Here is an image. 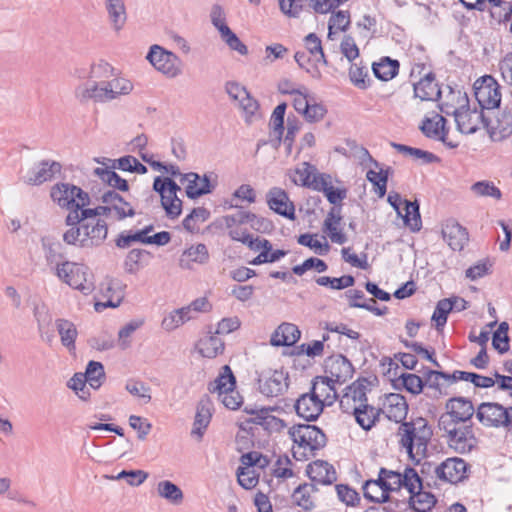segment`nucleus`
I'll list each match as a JSON object with an SVG mask.
<instances>
[{
    "label": "nucleus",
    "mask_w": 512,
    "mask_h": 512,
    "mask_svg": "<svg viewBox=\"0 0 512 512\" xmlns=\"http://www.w3.org/2000/svg\"><path fill=\"white\" fill-rule=\"evenodd\" d=\"M439 427L446 433L449 447L458 453L470 452L477 444L471 426L448 424Z\"/></svg>",
    "instance_id": "f8f14e48"
},
{
    "label": "nucleus",
    "mask_w": 512,
    "mask_h": 512,
    "mask_svg": "<svg viewBox=\"0 0 512 512\" xmlns=\"http://www.w3.org/2000/svg\"><path fill=\"white\" fill-rule=\"evenodd\" d=\"M90 388L99 389L105 380V371L102 363L90 361L83 373Z\"/></svg>",
    "instance_id": "8fccbe9b"
},
{
    "label": "nucleus",
    "mask_w": 512,
    "mask_h": 512,
    "mask_svg": "<svg viewBox=\"0 0 512 512\" xmlns=\"http://www.w3.org/2000/svg\"><path fill=\"white\" fill-rule=\"evenodd\" d=\"M153 189L161 196V203L170 218H176L181 214L182 201L177 196L180 187L170 178L156 177Z\"/></svg>",
    "instance_id": "9b49d317"
},
{
    "label": "nucleus",
    "mask_w": 512,
    "mask_h": 512,
    "mask_svg": "<svg viewBox=\"0 0 512 512\" xmlns=\"http://www.w3.org/2000/svg\"><path fill=\"white\" fill-rule=\"evenodd\" d=\"M289 434L293 440V456L298 460L314 456L315 451L326 443L324 433L311 425L294 426L289 430Z\"/></svg>",
    "instance_id": "39448f33"
},
{
    "label": "nucleus",
    "mask_w": 512,
    "mask_h": 512,
    "mask_svg": "<svg viewBox=\"0 0 512 512\" xmlns=\"http://www.w3.org/2000/svg\"><path fill=\"white\" fill-rule=\"evenodd\" d=\"M301 336V332L295 324L282 323L273 332L270 343L273 346H292Z\"/></svg>",
    "instance_id": "c756f323"
},
{
    "label": "nucleus",
    "mask_w": 512,
    "mask_h": 512,
    "mask_svg": "<svg viewBox=\"0 0 512 512\" xmlns=\"http://www.w3.org/2000/svg\"><path fill=\"white\" fill-rule=\"evenodd\" d=\"M101 216L88 206L83 210L74 209L66 216L69 228L63 233V241L79 247L99 246L107 238L108 225Z\"/></svg>",
    "instance_id": "f257e3e1"
},
{
    "label": "nucleus",
    "mask_w": 512,
    "mask_h": 512,
    "mask_svg": "<svg viewBox=\"0 0 512 512\" xmlns=\"http://www.w3.org/2000/svg\"><path fill=\"white\" fill-rule=\"evenodd\" d=\"M336 384L326 377L318 376L315 378L311 393L314 397L323 402V406H331L337 398Z\"/></svg>",
    "instance_id": "cd10ccee"
},
{
    "label": "nucleus",
    "mask_w": 512,
    "mask_h": 512,
    "mask_svg": "<svg viewBox=\"0 0 512 512\" xmlns=\"http://www.w3.org/2000/svg\"><path fill=\"white\" fill-rule=\"evenodd\" d=\"M326 368V373L329 375L325 377L335 384H343L353 376V366L344 356L331 359Z\"/></svg>",
    "instance_id": "b1692460"
},
{
    "label": "nucleus",
    "mask_w": 512,
    "mask_h": 512,
    "mask_svg": "<svg viewBox=\"0 0 512 512\" xmlns=\"http://www.w3.org/2000/svg\"><path fill=\"white\" fill-rule=\"evenodd\" d=\"M468 465L458 457L447 458L435 467L434 473L438 480L456 484L467 476Z\"/></svg>",
    "instance_id": "dca6fc26"
},
{
    "label": "nucleus",
    "mask_w": 512,
    "mask_h": 512,
    "mask_svg": "<svg viewBox=\"0 0 512 512\" xmlns=\"http://www.w3.org/2000/svg\"><path fill=\"white\" fill-rule=\"evenodd\" d=\"M382 411L389 420L399 423L407 416L408 404L403 395L390 393L385 397Z\"/></svg>",
    "instance_id": "5701e85b"
},
{
    "label": "nucleus",
    "mask_w": 512,
    "mask_h": 512,
    "mask_svg": "<svg viewBox=\"0 0 512 512\" xmlns=\"http://www.w3.org/2000/svg\"><path fill=\"white\" fill-rule=\"evenodd\" d=\"M396 385H402L411 394H420L423 390V381L416 374L404 373L397 380Z\"/></svg>",
    "instance_id": "338daca9"
},
{
    "label": "nucleus",
    "mask_w": 512,
    "mask_h": 512,
    "mask_svg": "<svg viewBox=\"0 0 512 512\" xmlns=\"http://www.w3.org/2000/svg\"><path fill=\"white\" fill-rule=\"evenodd\" d=\"M445 122L443 116L436 114L432 118H426L420 128L427 137L445 142Z\"/></svg>",
    "instance_id": "4c0bfd02"
},
{
    "label": "nucleus",
    "mask_w": 512,
    "mask_h": 512,
    "mask_svg": "<svg viewBox=\"0 0 512 512\" xmlns=\"http://www.w3.org/2000/svg\"><path fill=\"white\" fill-rule=\"evenodd\" d=\"M341 221L340 210L333 208L326 216L323 224V231L327 233L331 242L340 245L347 241V237L341 228Z\"/></svg>",
    "instance_id": "c85d7f7f"
},
{
    "label": "nucleus",
    "mask_w": 512,
    "mask_h": 512,
    "mask_svg": "<svg viewBox=\"0 0 512 512\" xmlns=\"http://www.w3.org/2000/svg\"><path fill=\"white\" fill-rule=\"evenodd\" d=\"M199 353L206 358H215L224 350V342L218 334H208L202 337L197 345Z\"/></svg>",
    "instance_id": "72a5a7b5"
},
{
    "label": "nucleus",
    "mask_w": 512,
    "mask_h": 512,
    "mask_svg": "<svg viewBox=\"0 0 512 512\" xmlns=\"http://www.w3.org/2000/svg\"><path fill=\"white\" fill-rule=\"evenodd\" d=\"M316 170L313 165L303 162L290 171L289 178L295 185L309 188Z\"/></svg>",
    "instance_id": "a18cd8bd"
},
{
    "label": "nucleus",
    "mask_w": 512,
    "mask_h": 512,
    "mask_svg": "<svg viewBox=\"0 0 512 512\" xmlns=\"http://www.w3.org/2000/svg\"><path fill=\"white\" fill-rule=\"evenodd\" d=\"M101 199L103 205L94 208V212H97L100 216H107L121 221L136 214L132 205L115 191L109 190L103 193Z\"/></svg>",
    "instance_id": "9d476101"
},
{
    "label": "nucleus",
    "mask_w": 512,
    "mask_h": 512,
    "mask_svg": "<svg viewBox=\"0 0 512 512\" xmlns=\"http://www.w3.org/2000/svg\"><path fill=\"white\" fill-rule=\"evenodd\" d=\"M470 189L478 197H492L497 200L502 197L500 189L490 181L475 182Z\"/></svg>",
    "instance_id": "69168bd1"
},
{
    "label": "nucleus",
    "mask_w": 512,
    "mask_h": 512,
    "mask_svg": "<svg viewBox=\"0 0 512 512\" xmlns=\"http://www.w3.org/2000/svg\"><path fill=\"white\" fill-rule=\"evenodd\" d=\"M304 44L308 52L315 58L316 63H327L321 40L315 33L308 34L304 38Z\"/></svg>",
    "instance_id": "680f3d73"
},
{
    "label": "nucleus",
    "mask_w": 512,
    "mask_h": 512,
    "mask_svg": "<svg viewBox=\"0 0 512 512\" xmlns=\"http://www.w3.org/2000/svg\"><path fill=\"white\" fill-rule=\"evenodd\" d=\"M400 443L409 456L415 459L416 456L423 455L427 448V443L432 436V430L424 418H417L410 422L401 424L398 430Z\"/></svg>",
    "instance_id": "20e7f679"
},
{
    "label": "nucleus",
    "mask_w": 512,
    "mask_h": 512,
    "mask_svg": "<svg viewBox=\"0 0 512 512\" xmlns=\"http://www.w3.org/2000/svg\"><path fill=\"white\" fill-rule=\"evenodd\" d=\"M101 291L103 297L107 298L105 302H98L95 305L97 311L102 308H116L118 307L123 298H124V290L121 282L118 280H107L102 284Z\"/></svg>",
    "instance_id": "bb28decb"
},
{
    "label": "nucleus",
    "mask_w": 512,
    "mask_h": 512,
    "mask_svg": "<svg viewBox=\"0 0 512 512\" xmlns=\"http://www.w3.org/2000/svg\"><path fill=\"white\" fill-rule=\"evenodd\" d=\"M236 380L231 368L228 365L222 367L219 376L209 385V391L212 393L223 394L232 388H235Z\"/></svg>",
    "instance_id": "c03bdc74"
},
{
    "label": "nucleus",
    "mask_w": 512,
    "mask_h": 512,
    "mask_svg": "<svg viewBox=\"0 0 512 512\" xmlns=\"http://www.w3.org/2000/svg\"><path fill=\"white\" fill-rule=\"evenodd\" d=\"M353 415L361 428L370 430L378 419L379 410L365 402Z\"/></svg>",
    "instance_id": "49530a36"
},
{
    "label": "nucleus",
    "mask_w": 512,
    "mask_h": 512,
    "mask_svg": "<svg viewBox=\"0 0 512 512\" xmlns=\"http://www.w3.org/2000/svg\"><path fill=\"white\" fill-rule=\"evenodd\" d=\"M378 476L388 493L402 488V472L381 468Z\"/></svg>",
    "instance_id": "4d7b16f0"
},
{
    "label": "nucleus",
    "mask_w": 512,
    "mask_h": 512,
    "mask_svg": "<svg viewBox=\"0 0 512 512\" xmlns=\"http://www.w3.org/2000/svg\"><path fill=\"white\" fill-rule=\"evenodd\" d=\"M446 408L447 412L439 419V426L464 424L474 414L472 402L462 397L450 399Z\"/></svg>",
    "instance_id": "ddd939ff"
},
{
    "label": "nucleus",
    "mask_w": 512,
    "mask_h": 512,
    "mask_svg": "<svg viewBox=\"0 0 512 512\" xmlns=\"http://www.w3.org/2000/svg\"><path fill=\"white\" fill-rule=\"evenodd\" d=\"M317 491L312 483L299 485L292 494L293 502L305 510L313 509L315 506L314 493Z\"/></svg>",
    "instance_id": "c9c22d12"
},
{
    "label": "nucleus",
    "mask_w": 512,
    "mask_h": 512,
    "mask_svg": "<svg viewBox=\"0 0 512 512\" xmlns=\"http://www.w3.org/2000/svg\"><path fill=\"white\" fill-rule=\"evenodd\" d=\"M180 181L185 185L186 194L191 199L209 194L217 186V176L213 173L200 176L197 173L190 172L181 175Z\"/></svg>",
    "instance_id": "2eb2a0df"
},
{
    "label": "nucleus",
    "mask_w": 512,
    "mask_h": 512,
    "mask_svg": "<svg viewBox=\"0 0 512 512\" xmlns=\"http://www.w3.org/2000/svg\"><path fill=\"white\" fill-rule=\"evenodd\" d=\"M452 309L453 302L450 298L442 299L437 303L432 315V321L435 322L437 330H440L445 326L447 322V316Z\"/></svg>",
    "instance_id": "052dcab7"
},
{
    "label": "nucleus",
    "mask_w": 512,
    "mask_h": 512,
    "mask_svg": "<svg viewBox=\"0 0 512 512\" xmlns=\"http://www.w3.org/2000/svg\"><path fill=\"white\" fill-rule=\"evenodd\" d=\"M154 229L153 225L149 224L145 226L143 229L138 231H128L121 233L117 240L116 245L119 248H129L133 243L139 242L143 244H148L146 239H149V233Z\"/></svg>",
    "instance_id": "79ce46f5"
},
{
    "label": "nucleus",
    "mask_w": 512,
    "mask_h": 512,
    "mask_svg": "<svg viewBox=\"0 0 512 512\" xmlns=\"http://www.w3.org/2000/svg\"><path fill=\"white\" fill-rule=\"evenodd\" d=\"M288 388V375L283 371L275 370L268 376L259 379V390L267 397H277Z\"/></svg>",
    "instance_id": "4be33fe9"
},
{
    "label": "nucleus",
    "mask_w": 512,
    "mask_h": 512,
    "mask_svg": "<svg viewBox=\"0 0 512 512\" xmlns=\"http://www.w3.org/2000/svg\"><path fill=\"white\" fill-rule=\"evenodd\" d=\"M402 487L406 488L410 494L422 490V479L414 468L406 467L402 472Z\"/></svg>",
    "instance_id": "0e129e2a"
},
{
    "label": "nucleus",
    "mask_w": 512,
    "mask_h": 512,
    "mask_svg": "<svg viewBox=\"0 0 512 512\" xmlns=\"http://www.w3.org/2000/svg\"><path fill=\"white\" fill-rule=\"evenodd\" d=\"M307 475L314 483L330 485L336 481L334 467L326 461L316 460L307 466Z\"/></svg>",
    "instance_id": "a878e982"
},
{
    "label": "nucleus",
    "mask_w": 512,
    "mask_h": 512,
    "mask_svg": "<svg viewBox=\"0 0 512 512\" xmlns=\"http://www.w3.org/2000/svg\"><path fill=\"white\" fill-rule=\"evenodd\" d=\"M477 419L487 427H503L512 433V407L498 403H482L476 411Z\"/></svg>",
    "instance_id": "1a4fd4ad"
},
{
    "label": "nucleus",
    "mask_w": 512,
    "mask_h": 512,
    "mask_svg": "<svg viewBox=\"0 0 512 512\" xmlns=\"http://www.w3.org/2000/svg\"><path fill=\"white\" fill-rule=\"evenodd\" d=\"M475 97L482 109H495L500 106V85L489 75L482 77L481 82L475 83Z\"/></svg>",
    "instance_id": "4468645a"
},
{
    "label": "nucleus",
    "mask_w": 512,
    "mask_h": 512,
    "mask_svg": "<svg viewBox=\"0 0 512 512\" xmlns=\"http://www.w3.org/2000/svg\"><path fill=\"white\" fill-rule=\"evenodd\" d=\"M363 493L366 499L374 503H384L389 500V493L379 477L367 480L363 485Z\"/></svg>",
    "instance_id": "58836bf2"
},
{
    "label": "nucleus",
    "mask_w": 512,
    "mask_h": 512,
    "mask_svg": "<svg viewBox=\"0 0 512 512\" xmlns=\"http://www.w3.org/2000/svg\"><path fill=\"white\" fill-rule=\"evenodd\" d=\"M55 328L60 337L61 344L69 351H75L76 340L78 337V330L76 325L65 318H58L55 320Z\"/></svg>",
    "instance_id": "7c9ffc66"
},
{
    "label": "nucleus",
    "mask_w": 512,
    "mask_h": 512,
    "mask_svg": "<svg viewBox=\"0 0 512 512\" xmlns=\"http://www.w3.org/2000/svg\"><path fill=\"white\" fill-rule=\"evenodd\" d=\"M157 494L172 505H180L184 500V493L179 486L170 480H162L156 486Z\"/></svg>",
    "instance_id": "f704fd0d"
},
{
    "label": "nucleus",
    "mask_w": 512,
    "mask_h": 512,
    "mask_svg": "<svg viewBox=\"0 0 512 512\" xmlns=\"http://www.w3.org/2000/svg\"><path fill=\"white\" fill-rule=\"evenodd\" d=\"M409 504L417 512H427L436 504V498L430 492L419 490V492L410 494Z\"/></svg>",
    "instance_id": "603ef678"
},
{
    "label": "nucleus",
    "mask_w": 512,
    "mask_h": 512,
    "mask_svg": "<svg viewBox=\"0 0 512 512\" xmlns=\"http://www.w3.org/2000/svg\"><path fill=\"white\" fill-rule=\"evenodd\" d=\"M322 240H319L317 235L305 233L301 234L298 237V243L300 245L309 247L311 250H313L318 255H326L330 250V245L325 240L324 237H322Z\"/></svg>",
    "instance_id": "6e6d98bb"
},
{
    "label": "nucleus",
    "mask_w": 512,
    "mask_h": 512,
    "mask_svg": "<svg viewBox=\"0 0 512 512\" xmlns=\"http://www.w3.org/2000/svg\"><path fill=\"white\" fill-rule=\"evenodd\" d=\"M350 22V14L348 11L339 10L333 13L328 22V38L333 40L335 34L345 32Z\"/></svg>",
    "instance_id": "3c124183"
},
{
    "label": "nucleus",
    "mask_w": 512,
    "mask_h": 512,
    "mask_svg": "<svg viewBox=\"0 0 512 512\" xmlns=\"http://www.w3.org/2000/svg\"><path fill=\"white\" fill-rule=\"evenodd\" d=\"M60 170L61 165L56 161H41L27 171L23 176V180L29 185H41L52 180Z\"/></svg>",
    "instance_id": "a211bd4d"
},
{
    "label": "nucleus",
    "mask_w": 512,
    "mask_h": 512,
    "mask_svg": "<svg viewBox=\"0 0 512 512\" xmlns=\"http://www.w3.org/2000/svg\"><path fill=\"white\" fill-rule=\"evenodd\" d=\"M125 389L145 404L151 401V388L142 381L130 379L126 382Z\"/></svg>",
    "instance_id": "e2e57ef3"
},
{
    "label": "nucleus",
    "mask_w": 512,
    "mask_h": 512,
    "mask_svg": "<svg viewBox=\"0 0 512 512\" xmlns=\"http://www.w3.org/2000/svg\"><path fill=\"white\" fill-rule=\"evenodd\" d=\"M249 413L254 415L252 422L266 430H279L284 426L283 421L272 415L271 410L268 408L251 410Z\"/></svg>",
    "instance_id": "ea45409f"
},
{
    "label": "nucleus",
    "mask_w": 512,
    "mask_h": 512,
    "mask_svg": "<svg viewBox=\"0 0 512 512\" xmlns=\"http://www.w3.org/2000/svg\"><path fill=\"white\" fill-rule=\"evenodd\" d=\"M367 381H356L345 389L340 397L339 405L344 413L354 414L365 402H367Z\"/></svg>",
    "instance_id": "f3484780"
},
{
    "label": "nucleus",
    "mask_w": 512,
    "mask_h": 512,
    "mask_svg": "<svg viewBox=\"0 0 512 512\" xmlns=\"http://www.w3.org/2000/svg\"><path fill=\"white\" fill-rule=\"evenodd\" d=\"M144 322L145 321L143 318H136L130 320L121 327L118 332L117 344L122 350H125L131 346L132 335L144 325Z\"/></svg>",
    "instance_id": "09e8293b"
},
{
    "label": "nucleus",
    "mask_w": 512,
    "mask_h": 512,
    "mask_svg": "<svg viewBox=\"0 0 512 512\" xmlns=\"http://www.w3.org/2000/svg\"><path fill=\"white\" fill-rule=\"evenodd\" d=\"M286 111V104L281 103L276 106L274 109L269 126L271 129V134L278 140L281 139L283 131H284V115Z\"/></svg>",
    "instance_id": "bf43d9fd"
},
{
    "label": "nucleus",
    "mask_w": 512,
    "mask_h": 512,
    "mask_svg": "<svg viewBox=\"0 0 512 512\" xmlns=\"http://www.w3.org/2000/svg\"><path fill=\"white\" fill-rule=\"evenodd\" d=\"M392 146L399 152L406 156H410L414 159H419L422 161V163L428 164V163H435L439 162L440 159L435 154L419 149L410 147L404 144H398V143H392Z\"/></svg>",
    "instance_id": "864d4df0"
},
{
    "label": "nucleus",
    "mask_w": 512,
    "mask_h": 512,
    "mask_svg": "<svg viewBox=\"0 0 512 512\" xmlns=\"http://www.w3.org/2000/svg\"><path fill=\"white\" fill-rule=\"evenodd\" d=\"M267 204L271 210L290 220L295 219V207L287 193L278 187H274L267 193Z\"/></svg>",
    "instance_id": "412c9836"
},
{
    "label": "nucleus",
    "mask_w": 512,
    "mask_h": 512,
    "mask_svg": "<svg viewBox=\"0 0 512 512\" xmlns=\"http://www.w3.org/2000/svg\"><path fill=\"white\" fill-rule=\"evenodd\" d=\"M132 90L133 84L130 80L114 75L99 83L82 82L75 88L74 94L80 103H107L128 95Z\"/></svg>",
    "instance_id": "f03ea898"
},
{
    "label": "nucleus",
    "mask_w": 512,
    "mask_h": 512,
    "mask_svg": "<svg viewBox=\"0 0 512 512\" xmlns=\"http://www.w3.org/2000/svg\"><path fill=\"white\" fill-rule=\"evenodd\" d=\"M323 408V402L314 397L311 392L301 395L295 404L297 414L307 421L316 420Z\"/></svg>",
    "instance_id": "393cba45"
},
{
    "label": "nucleus",
    "mask_w": 512,
    "mask_h": 512,
    "mask_svg": "<svg viewBox=\"0 0 512 512\" xmlns=\"http://www.w3.org/2000/svg\"><path fill=\"white\" fill-rule=\"evenodd\" d=\"M451 95L453 99L457 100L459 107L456 108L449 103H444L441 107L442 112L454 116L457 128L461 133H475L484 120L482 109H470L468 107V97L461 91L451 92Z\"/></svg>",
    "instance_id": "7ed1b4c3"
},
{
    "label": "nucleus",
    "mask_w": 512,
    "mask_h": 512,
    "mask_svg": "<svg viewBox=\"0 0 512 512\" xmlns=\"http://www.w3.org/2000/svg\"><path fill=\"white\" fill-rule=\"evenodd\" d=\"M212 402L208 397L202 398L196 407L191 436L197 441H201L212 418Z\"/></svg>",
    "instance_id": "aec40b11"
},
{
    "label": "nucleus",
    "mask_w": 512,
    "mask_h": 512,
    "mask_svg": "<svg viewBox=\"0 0 512 512\" xmlns=\"http://www.w3.org/2000/svg\"><path fill=\"white\" fill-rule=\"evenodd\" d=\"M56 276L71 288L88 295L94 289L89 268L84 264L64 261L55 267Z\"/></svg>",
    "instance_id": "423d86ee"
},
{
    "label": "nucleus",
    "mask_w": 512,
    "mask_h": 512,
    "mask_svg": "<svg viewBox=\"0 0 512 512\" xmlns=\"http://www.w3.org/2000/svg\"><path fill=\"white\" fill-rule=\"evenodd\" d=\"M52 200L61 208L70 211L74 209L83 210L90 204L88 193L81 188L69 183H57L51 188Z\"/></svg>",
    "instance_id": "0eeeda50"
},
{
    "label": "nucleus",
    "mask_w": 512,
    "mask_h": 512,
    "mask_svg": "<svg viewBox=\"0 0 512 512\" xmlns=\"http://www.w3.org/2000/svg\"><path fill=\"white\" fill-rule=\"evenodd\" d=\"M210 217V212L204 207L194 208L183 220L184 228L189 232L198 229V224L203 223Z\"/></svg>",
    "instance_id": "13d9d810"
},
{
    "label": "nucleus",
    "mask_w": 512,
    "mask_h": 512,
    "mask_svg": "<svg viewBox=\"0 0 512 512\" xmlns=\"http://www.w3.org/2000/svg\"><path fill=\"white\" fill-rule=\"evenodd\" d=\"M508 323L502 322L498 326V329L494 332L492 337V345L494 349L500 353L507 352L509 350V337H508Z\"/></svg>",
    "instance_id": "774afa93"
},
{
    "label": "nucleus",
    "mask_w": 512,
    "mask_h": 512,
    "mask_svg": "<svg viewBox=\"0 0 512 512\" xmlns=\"http://www.w3.org/2000/svg\"><path fill=\"white\" fill-rule=\"evenodd\" d=\"M404 205L405 214L401 213L400 215L403 218L404 224L413 232L419 231L422 226L419 204L416 201L404 200Z\"/></svg>",
    "instance_id": "de8ad7c7"
},
{
    "label": "nucleus",
    "mask_w": 512,
    "mask_h": 512,
    "mask_svg": "<svg viewBox=\"0 0 512 512\" xmlns=\"http://www.w3.org/2000/svg\"><path fill=\"white\" fill-rule=\"evenodd\" d=\"M189 313V309L184 306L174 309L164 316L161 327L167 332L174 331L186 322L192 320V316Z\"/></svg>",
    "instance_id": "e433bc0d"
},
{
    "label": "nucleus",
    "mask_w": 512,
    "mask_h": 512,
    "mask_svg": "<svg viewBox=\"0 0 512 512\" xmlns=\"http://www.w3.org/2000/svg\"><path fill=\"white\" fill-rule=\"evenodd\" d=\"M110 27L120 32L127 22V11L124 0L104 4Z\"/></svg>",
    "instance_id": "473e14b6"
},
{
    "label": "nucleus",
    "mask_w": 512,
    "mask_h": 512,
    "mask_svg": "<svg viewBox=\"0 0 512 512\" xmlns=\"http://www.w3.org/2000/svg\"><path fill=\"white\" fill-rule=\"evenodd\" d=\"M209 253L204 244H197L186 249L180 259V265L190 268L191 263L204 264L208 261Z\"/></svg>",
    "instance_id": "a19ab883"
},
{
    "label": "nucleus",
    "mask_w": 512,
    "mask_h": 512,
    "mask_svg": "<svg viewBox=\"0 0 512 512\" xmlns=\"http://www.w3.org/2000/svg\"><path fill=\"white\" fill-rule=\"evenodd\" d=\"M414 94L423 101H434L440 97L441 91L432 73H428L414 84Z\"/></svg>",
    "instance_id": "2f4dec72"
},
{
    "label": "nucleus",
    "mask_w": 512,
    "mask_h": 512,
    "mask_svg": "<svg viewBox=\"0 0 512 512\" xmlns=\"http://www.w3.org/2000/svg\"><path fill=\"white\" fill-rule=\"evenodd\" d=\"M115 75V69L108 62L100 60L90 67L88 79L85 82L99 83Z\"/></svg>",
    "instance_id": "5fc2aeb1"
},
{
    "label": "nucleus",
    "mask_w": 512,
    "mask_h": 512,
    "mask_svg": "<svg viewBox=\"0 0 512 512\" xmlns=\"http://www.w3.org/2000/svg\"><path fill=\"white\" fill-rule=\"evenodd\" d=\"M146 60L167 78H176L182 73V61L172 51L154 44L149 48Z\"/></svg>",
    "instance_id": "6e6552de"
},
{
    "label": "nucleus",
    "mask_w": 512,
    "mask_h": 512,
    "mask_svg": "<svg viewBox=\"0 0 512 512\" xmlns=\"http://www.w3.org/2000/svg\"><path fill=\"white\" fill-rule=\"evenodd\" d=\"M442 236L454 251H461L469 240L466 228L453 219H448L444 222Z\"/></svg>",
    "instance_id": "6ab92c4d"
},
{
    "label": "nucleus",
    "mask_w": 512,
    "mask_h": 512,
    "mask_svg": "<svg viewBox=\"0 0 512 512\" xmlns=\"http://www.w3.org/2000/svg\"><path fill=\"white\" fill-rule=\"evenodd\" d=\"M372 69L378 79L389 81L398 74L399 62L389 57H383L379 62L373 64Z\"/></svg>",
    "instance_id": "37998d69"
}]
</instances>
